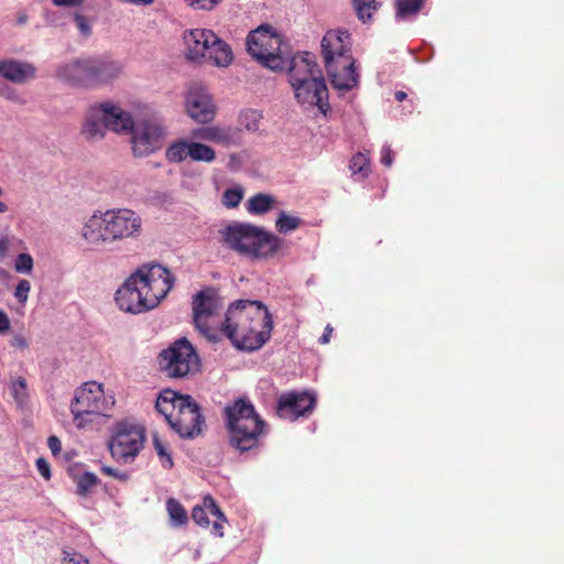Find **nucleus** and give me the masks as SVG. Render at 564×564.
Here are the masks:
<instances>
[{"mask_svg": "<svg viewBox=\"0 0 564 564\" xmlns=\"http://www.w3.org/2000/svg\"><path fill=\"white\" fill-rule=\"evenodd\" d=\"M142 231V218L130 208L109 209L94 214L83 226L80 235L90 245H105L137 238Z\"/></svg>", "mask_w": 564, "mask_h": 564, "instance_id": "20e7f679", "label": "nucleus"}, {"mask_svg": "<svg viewBox=\"0 0 564 564\" xmlns=\"http://www.w3.org/2000/svg\"><path fill=\"white\" fill-rule=\"evenodd\" d=\"M294 96L303 106H316L324 115L329 110L328 89L324 77L292 86Z\"/></svg>", "mask_w": 564, "mask_h": 564, "instance_id": "dca6fc26", "label": "nucleus"}, {"mask_svg": "<svg viewBox=\"0 0 564 564\" xmlns=\"http://www.w3.org/2000/svg\"><path fill=\"white\" fill-rule=\"evenodd\" d=\"M11 323L8 315L0 310V334L6 333L10 329Z\"/></svg>", "mask_w": 564, "mask_h": 564, "instance_id": "8fccbe9b", "label": "nucleus"}, {"mask_svg": "<svg viewBox=\"0 0 564 564\" xmlns=\"http://www.w3.org/2000/svg\"><path fill=\"white\" fill-rule=\"evenodd\" d=\"M243 197L240 188H227L223 195V203L229 208L237 207Z\"/></svg>", "mask_w": 564, "mask_h": 564, "instance_id": "c9c22d12", "label": "nucleus"}, {"mask_svg": "<svg viewBox=\"0 0 564 564\" xmlns=\"http://www.w3.org/2000/svg\"><path fill=\"white\" fill-rule=\"evenodd\" d=\"M333 333V327L330 325H327L324 329L323 335L319 337V344L325 345L329 343L330 336Z\"/></svg>", "mask_w": 564, "mask_h": 564, "instance_id": "3c124183", "label": "nucleus"}, {"mask_svg": "<svg viewBox=\"0 0 564 564\" xmlns=\"http://www.w3.org/2000/svg\"><path fill=\"white\" fill-rule=\"evenodd\" d=\"M36 69L33 64L13 58L0 59V75L14 84H23L35 78Z\"/></svg>", "mask_w": 564, "mask_h": 564, "instance_id": "4be33fe9", "label": "nucleus"}, {"mask_svg": "<svg viewBox=\"0 0 564 564\" xmlns=\"http://www.w3.org/2000/svg\"><path fill=\"white\" fill-rule=\"evenodd\" d=\"M395 15L399 19H405L416 15L424 6V0H394Z\"/></svg>", "mask_w": 564, "mask_h": 564, "instance_id": "cd10ccee", "label": "nucleus"}, {"mask_svg": "<svg viewBox=\"0 0 564 564\" xmlns=\"http://www.w3.org/2000/svg\"><path fill=\"white\" fill-rule=\"evenodd\" d=\"M121 73L120 62L106 55H99L67 63L58 68L57 76L72 85L96 87L112 82Z\"/></svg>", "mask_w": 564, "mask_h": 564, "instance_id": "6e6552de", "label": "nucleus"}, {"mask_svg": "<svg viewBox=\"0 0 564 564\" xmlns=\"http://www.w3.org/2000/svg\"><path fill=\"white\" fill-rule=\"evenodd\" d=\"M183 40L186 46V57L193 62H202L205 61L214 41V32L206 29H194L186 31Z\"/></svg>", "mask_w": 564, "mask_h": 564, "instance_id": "aec40b11", "label": "nucleus"}, {"mask_svg": "<svg viewBox=\"0 0 564 564\" xmlns=\"http://www.w3.org/2000/svg\"><path fill=\"white\" fill-rule=\"evenodd\" d=\"M131 133V149L135 158H145L162 149L165 131L156 119H143L124 133Z\"/></svg>", "mask_w": 564, "mask_h": 564, "instance_id": "2eb2a0df", "label": "nucleus"}, {"mask_svg": "<svg viewBox=\"0 0 564 564\" xmlns=\"http://www.w3.org/2000/svg\"><path fill=\"white\" fill-rule=\"evenodd\" d=\"M273 196L259 193L248 199L246 207L252 215H263L273 208Z\"/></svg>", "mask_w": 564, "mask_h": 564, "instance_id": "393cba45", "label": "nucleus"}, {"mask_svg": "<svg viewBox=\"0 0 564 564\" xmlns=\"http://www.w3.org/2000/svg\"><path fill=\"white\" fill-rule=\"evenodd\" d=\"M74 20H75L76 26L79 30V32L84 36H89L91 33L89 20L85 15L79 14V13H76L74 15Z\"/></svg>", "mask_w": 564, "mask_h": 564, "instance_id": "ea45409f", "label": "nucleus"}, {"mask_svg": "<svg viewBox=\"0 0 564 564\" xmlns=\"http://www.w3.org/2000/svg\"><path fill=\"white\" fill-rule=\"evenodd\" d=\"M349 169L352 175H358L360 178H365L370 172L369 159L366 154L358 152L351 158Z\"/></svg>", "mask_w": 564, "mask_h": 564, "instance_id": "473e14b6", "label": "nucleus"}, {"mask_svg": "<svg viewBox=\"0 0 564 564\" xmlns=\"http://www.w3.org/2000/svg\"><path fill=\"white\" fill-rule=\"evenodd\" d=\"M11 346L19 349H26L29 347V343L26 338L22 335H14L10 341Z\"/></svg>", "mask_w": 564, "mask_h": 564, "instance_id": "de8ad7c7", "label": "nucleus"}, {"mask_svg": "<svg viewBox=\"0 0 564 564\" xmlns=\"http://www.w3.org/2000/svg\"><path fill=\"white\" fill-rule=\"evenodd\" d=\"M35 464H36V468H37L39 473L41 474V476L45 480H50L52 477V474H51V466H50L48 462L45 458L40 457L36 459Z\"/></svg>", "mask_w": 564, "mask_h": 564, "instance_id": "37998d69", "label": "nucleus"}, {"mask_svg": "<svg viewBox=\"0 0 564 564\" xmlns=\"http://www.w3.org/2000/svg\"><path fill=\"white\" fill-rule=\"evenodd\" d=\"M187 153H189V158L196 162L210 163L216 159V152L212 147L196 141L189 142Z\"/></svg>", "mask_w": 564, "mask_h": 564, "instance_id": "a878e982", "label": "nucleus"}, {"mask_svg": "<svg viewBox=\"0 0 564 564\" xmlns=\"http://www.w3.org/2000/svg\"><path fill=\"white\" fill-rule=\"evenodd\" d=\"M394 96L398 101H403L406 98V94L402 90H398Z\"/></svg>", "mask_w": 564, "mask_h": 564, "instance_id": "6e6d98bb", "label": "nucleus"}, {"mask_svg": "<svg viewBox=\"0 0 564 564\" xmlns=\"http://www.w3.org/2000/svg\"><path fill=\"white\" fill-rule=\"evenodd\" d=\"M31 284L28 280H21L14 291V296L20 303H25L29 297Z\"/></svg>", "mask_w": 564, "mask_h": 564, "instance_id": "4c0bfd02", "label": "nucleus"}, {"mask_svg": "<svg viewBox=\"0 0 564 564\" xmlns=\"http://www.w3.org/2000/svg\"><path fill=\"white\" fill-rule=\"evenodd\" d=\"M159 371L169 379L189 378L200 370V358L185 337L174 340L156 357Z\"/></svg>", "mask_w": 564, "mask_h": 564, "instance_id": "9b49d317", "label": "nucleus"}, {"mask_svg": "<svg viewBox=\"0 0 564 564\" xmlns=\"http://www.w3.org/2000/svg\"><path fill=\"white\" fill-rule=\"evenodd\" d=\"M144 429L127 421L118 422L108 443L110 454L118 463H130L144 446Z\"/></svg>", "mask_w": 564, "mask_h": 564, "instance_id": "4468645a", "label": "nucleus"}, {"mask_svg": "<svg viewBox=\"0 0 564 564\" xmlns=\"http://www.w3.org/2000/svg\"><path fill=\"white\" fill-rule=\"evenodd\" d=\"M14 269L19 273H30L33 269V258L29 253H20L14 263Z\"/></svg>", "mask_w": 564, "mask_h": 564, "instance_id": "e433bc0d", "label": "nucleus"}, {"mask_svg": "<svg viewBox=\"0 0 564 564\" xmlns=\"http://www.w3.org/2000/svg\"><path fill=\"white\" fill-rule=\"evenodd\" d=\"M223 522H225L223 519L216 518V521L213 524V532L217 536H224Z\"/></svg>", "mask_w": 564, "mask_h": 564, "instance_id": "603ef678", "label": "nucleus"}, {"mask_svg": "<svg viewBox=\"0 0 564 564\" xmlns=\"http://www.w3.org/2000/svg\"><path fill=\"white\" fill-rule=\"evenodd\" d=\"M187 3L198 10H212L214 9L221 0H186Z\"/></svg>", "mask_w": 564, "mask_h": 564, "instance_id": "a19ab883", "label": "nucleus"}, {"mask_svg": "<svg viewBox=\"0 0 564 564\" xmlns=\"http://www.w3.org/2000/svg\"><path fill=\"white\" fill-rule=\"evenodd\" d=\"M228 444L240 454L261 447L268 434L267 422L247 398H238L224 409Z\"/></svg>", "mask_w": 564, "mask_h": 564, "instance_id": "7ed1b4c3", "label": "nucleus"}, {"mask_svg": "<svg viewBox=\"0 0 564 564\" xmlns=\"http://www.w3.org/2000/svg\"><path fill=\"white\" fill-rule=\"evenodd\" d=\"M249 54L271 70H283L289 64L288 45L269 25H261L247 36Z\"/></svg>", "mask_w": 564, "mask_h": 564, "instance_id": "9d476101", "label": "nucleus"}, {"mask_svg": "<svg viewBox=\"0 0 564 564\" xmlns=\"http://www.w3.org/2000/svg\"><path fill=\"white\" fill-rule=\"evenodd\" d=\"M75 482L76 494L86 497L91 492L93 488L98 485L99 479L94 473L85 471L75 479Z\"/></svg>", "mask_w": 564, "mask_h": 564, "instance_id": "7c9ffc66", "label": "nucleus"}, {"mask_svg": "<svg viewBox=\"0 0 564 564\" xmlns=\"http://www.w3.org/2000/svg\"><path fill=\"white\" fill-rule=\"evenodd\" d=\"M57 7H80L85 0H52Z\"/></svg>", "mask_w": 564, "mask_h": 564, "instance_id": "09e8293b", "label": "nucleus"}, {"mask_svg": "<svg viewBox=\"0 0 564 564\" xmlns=\"http://www.w3.org/2000/svg\"><path fill=\"white\" fill-rule=\"evenodd\" d=\"M381 163L386 166H391L393 162V151L390 147H383L381 150Z\"/></svg>", "mask_w": 564, "mask_h": 564, "instance_id": "49530a36", "label": "nucleus"}, {"mask_svg": "<svg viewBox=\"0 0 564 564\" xmlns=\"http://www.w3.org/2000/svg\"><path fill=\"white\" fill-rule=\"evenodd\" d=\"M2 194H3V191L0 187V197L2 196ZM8 209H9L8 205L6 203H3V202H0V214H3L6 212H8Z\"/></svg>", "mask_w": 564, "mask_h": 564, "instance_id": "5fc2aeb1", "label": "nucleus"}, {"mask_svg": "<svg viewBox=\"0 0 564 564\" xmlns=\"http://www.w3.org/2000/svg\"><path fill=\"white\" fill-rule=\"evenodd\" d=\"M194 140L206 141L223 147H231L238 142V132L231 127L210 124L191 131Z\"/></svg>", "mask_w": 564, "mask_h": 564, "instance_id": "412c9836", "label": "nucleus"}, {"mask_svg": "<svg viewBox=\"0 0 564 564\" xmlns=\"http://www.w3.org/2000/svg\"><path fill=\"white\" fill-rule=\"evenodd\" d=\"M153 2V0H130V3H133V4H151Z\"/></svg>", "mask_w": 564, "mask_h": 564, "instance_id": "4d7b16f0", "label": "nucleus"}, {"mask_svg": "<svg viewBox=\"0 0 564 564\" xmlns=\"http://www.w3.org/2000/svg\"><path fill=\"white\" fill-rule=\"evenodd\" d=\"M101 471L107 475V476H110V477H113L116 479H119L121 481H126L128 480L129 476L127 473H121L112 467H109V466H104L101 468Z\"/></svg>", "mask_w": 564, "mask_h": 564, "instance_id": "c03bdc74", "label": "nucleus"}, {"mask_svg": "<svg viewBox=\"0 0 564 564\" xmlns=\"http://www.w3.org/2000/svg\"><path fill=\"white\" fill-rule=\"evenodd\" d=\"M315 398L306 392H289L281 394L276 405V414L284 420L294 421L310 414L315 405Z\"/></svg>", "mask_w": 564, "mask_h": 564, "instance_id": "f3484780", "label": "nucleus"}, {"mask_svg": "<svg viewBox=\"0 0 564 564\" xmlns=\"http://www.w3.org/2000/svg\"><path fill=\"white\" fill-rule=\"evenodd\" d=\"M273 319L260 301L239 300L230 304L221 323L226 336L240 350L261 348L271 337Z\"/></svg>", "mask_w": 564, "mask_h": 564, "instance_id": "f257e3e1", "label": "nucleus"}, {"mask_svg": "<svg viewBox=\"0 0 564 564\" xmlns=\"http://www.w3.org/2000/svg\"><path fill=\"white\" fill-rule=\"evenodd\" d=\"M208 513L217 519L226 520L225 514L217 506L213 497L206 496L203 500V506H195L192 510V519L199 525L207 528L209 525Z\"/></svg>", "mask_w": 564, "mask_h": 564, "instance_id": "b1692460", "label": "nucleus"}, {"mask_svg": "<svg viewBox=\"0 0 564 564\" xmlns=\"http://www.w3.org/2000/svg\"><path fill=\"white\" fill-rule=\"evenodd\" d=\"M63 561L65 564H89V561L77 552L64 551Z\"/></svg>", "mask_w": 564, "mask_h": 564, "instance_id": "79ce46f5", "label": "nucleus"}, {"mask_svg": "<svg viewBox=\"0 0 564 564\" xmlns=\"http://www.w3.org/2000/svg\"><path fill=\"white\" fill-rule=\"evenodd\" d=\"M219 236L228 249L253 260L273 258L282 245L276 235L247 223L228 225L219 230Z\"/></svg>", "mask_w": 564, "mask_h": 564, "instance_id": "423d86ee", "label": "nucleus"}, {"mask_svg": "<svg viewBox=\"0 0 564 564\" xmlns=\"http://www.w3.org/2000/svg\"><path fill=\"white\" fill-rule=\"evenodd\" d=\"M232 58L234 55L231 47L214 33V41L209 46L205 61H208L218 67H225L232 62Z\"/></svg>", "mask_w": 564, "mask_h": 564, "instance_id": "5701e85b", "label": "nucleus"}, {"mask_svg": "<svg viewBox=\"0 0 564 564\" xmlns=\"http://www.w3.org/2000/svg\"><path fill=\"white\" fill-rule=\"evenodd\" d=\"M284 69H288L291 86L323 77L315 56L308 52L292 57L289 55V64Z\"/></svg>", "mask_w": 564, "mask_h": 564, "instance_id": "a211bd4d", "label": "nucleus"}, {"mask_svg": "<svg viewBox=\"0 0 564 564\" xmlns=\"http://www.w3.org/2000/svg\"><path fill=\"white\" fill-rule=\"evenodd\" d=\"M186 111L196 122L207 123L213 121L216 107L205 88L194 86L188 90L186 96Z\"/></svg>", "mask_w": 564, "mask_h": 564, "instance_id": "6ab92c4d", "label": "nucleus"}, {"mask_svg": "<svg viewBox=\"0 0 564 564\" xmlns=\"http://www.w3.org/2000/svg\"><path fill=\"white\" fill-rule=\"evenodd\" d=\"M262 115L254 109H246L240 112L239 122L248 131L256 132L259 130Z\"/></svg>", "mask_w": 564, "mask_h": 564, "instance_id": "72a5a7b5", "label": "nucleus"}, {"mask_svg": "<svg viewBox=\"0 0 564 564\" xmlns=\"http://www.w3.org/2000/svg\"><path fill=\"white\" fill-rule=\"evenodd\" d=\"M115 404L112 397H106L102 386L95 381L86 382L75 391L70 412L77 429H90L99 423Z\"/></svg>", "mask_w": 564, "mask_h": 564, "instance_id": "1a4fd4ad", "label": "nucleus"}, {"mask_svg": "<svg viewBox=\"0 0 564 564\" xmlns=\"http://www.w3.org/2000/svg\"><path fill=\"white\" fill-rule=\"evenodd\" d=\"M11 392L14 400L22 404L28 399V386L26 380L23 377H18L11 383Z\"/></svg>", "mask_w": 564, "mask_h": 564, "instance_id": "f704fd0d", "label": "nucleus"}, {"mask_svg": "<svg viewBox=\"0 0 564 564\" xmlns=\"http://www.w3.org/2000/svg\"><path fill=\"white\" fill-rule=\"evenodd\" d=\"M155 409L182 438L198 436L205 426L199 404L188 394L165 389L159 394Z\"/></svg>", "mask_w": 564, "mask_h": 564, "instance_id": "0eeeda50", "label": "nucleus"}, {"mask_svg": "<svg viewBox=\"0 0 564 564\" xmlns=\"http://www.w3.org/2000/svg\"><path fill=\"white\" fill-rule=\"evenodd\" d=\"M221 301L215 289L199 291L193 299V318L196 328L209 341L221 339V326L215 322L221 310Z\"/></svg>", "mask_w": 564, "mask_h": 564, "instance_id": "ddd939ff", "label": "nucleus"}, {"mask_svg": "<svg viewBox=\"0 0 564 564\" xmlns=\"http://www.w3.org/2000/svg\"><path fill=\"white\" fill-rule=\"evenodd\" d=\"M173 273L161 264H144L132 273L116 292L118 307L140 314L155 308L174 286Z\"/></svg>", "mask_w": 564, "mask_h": 564, "instance_id": "f03ea898", "label": "nucleus"}, {"mask_svg": "<svg viewBox=\"0 0 564 564\" xmlns=\"http://www.w3.org/2000/svg\"><path fill=\"white\" fill-rule=\"evenodd\" d=\"M47 445L54 456H57L62 451L61 440L55 435L48 437Z\"/></svg>", "mask_w": 564, "mask_h": 564, "instance_id": "a18cd8bd", "label": "nucleus"}, {"mask_svg": "<svg viewBox=\"0 0 564 564\" xmlns=\"http://www.w3.org/2000/svg\"><path fill=\"white\" fill-rule=\"evenodd\" d=\"M356 14L362 23H371L372 15L381 7V2L377 0H352Z\"/></svg>", "mask_w": 564, "mask_h": 564, "instance_id": "bb28decb", "label": "nucleus"}, {"mask_svg": "<svg viewBox=\"0 0 564 564\" xmlns=\"http://www.w3.org/2000/svg\"><path fill=\"white\" fill-rule=\"evenodd\" d=\"M303 219L281 212L275 221V228L280 234H288L294 231L303 225Z\"/></svg>", "mask_w": 564, "mask_h": 564, "instance_id": "c756f323", "label": "nucleus"}, {"mask_svg": "<svg viewBox=\"0 0 564 564\" xmlns=\"http://www.w3.org/2000/svg\"><path fill=\"white\" fill-rule=\"evenodd\" d=\"M154 447H155V451H156L158 455L162 459V465L165 468H172V466H173L172 458L167 454L164 445L158 438L154 440Z\"/></svg>", "mask_w": 564, "mask_h": 564, "instance_id": "58836bf2", "label": "nucleus"}, {"mask_svg": "<svg viewBox=\"0 0 564 564\" xmlns=\"http://www.w3.org/2000/svg\"><path fill=\"white\" fill-rule=\"evenodd\" d=\"M322 56L334 88L350 90L358 83L351 54V35L345 30H329L322 39Z\"/></svg>", "mask_w": 564, "mask_h": 564, "instance_id": "39448f33", "label": "nucleus"}, {"mask_svg": "<svg viewBox=\"0 0 564 564\" xmlns=\"http://www.w3.org/2000/svg\"><path fill=\"white\" fill-rule=\"evenodd\" d=\"M187 148H189V142L185 140H180L177 142L172 143L165 151V158L169 162L172 163H181L187 158H189V153H187Z\"/></svg>", "mask_w": 564, "mask_h": 564, "instance_id": "c85d7f7f", "label": "nucleus"}, {"mask_svg": "<svg viewBox=\"0 0 564 564\" xmlns=\"http://www.w3.org/2000/svg\"><path fill=\"white\" fill-rule=\"evenodd\" d=\"M131 128V115L107 101L90 108L83 133L88 140H99L104 138L106 129L115 132H126Z\"/></svg>", "mask_w": 564, "mask_h": 564, "instance_id": "f8f14e48", "label": "nucleus"}, {"mask_svg": "<svg viewBox=\"0 0 564 564\" xmlns=\"http://www.w3.org/2000/svg\"><path fill=\"white\" fill-rule=\"evenodd\" d=\"M166 509L174 525H183L187 522L186 510L176 499H167Z\"/></svg>", "mask_w": 564, "mask_h": 564, "instance_id": "2f4dec72", "label": "nucleus"}, {"mask_svg": "<svg viewBox=\"0 0 564 564\" xmlns=\"http://www.w3.org/2000/svg\"><path fill=\"white\" fill-rule=\"evenodd\" d=\"M9 246L10 241L7 237L0 239V257H3L7 253Z\"/></svg>", "mask_w": 564, "mask_h": 564, "instance_id": "864d4df0", "label": "nucleus"}]
</instances>
